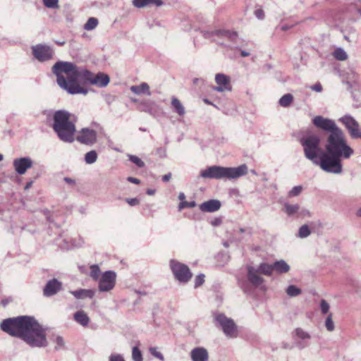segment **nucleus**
I'll return each mask as SVG.
<instances>
[{
	"label": "nucleus",
	"instance_id": "f257e3e1",
	"mask_svg": "<svg viewBox=\"0 0 361 361\" xmlns=\"http://www.w3.org/2000/svg\"><path fill=\"white\" fill-rule=\"evenodd\" d=\"M52 72L57 76L59 85L72 94H87L88 90L80 82L104 87L110 82L108 75L104 73L95 74L71 62H56L52 68Z\"/></svg>",
	"mask_w": 361,
	"mask_h": 361
},
{
	"label": "nucleus",
	"instance_id": "f03ea898",
	"mask_svg": "<svg viewBox=\"0 0 361 361\" xmlns=\"http://www.w3.org/2000/svg\"><path fill=\"white\" fill-rule=\"evenodd\" d=\"M1 329L10 336L23 339L32 347L47 345L45 330L33 317L19 316L3 320Z\"/></svg>",
	"mask_w": 361,
	"mask_h": 361
},
{
	"label": "nucleus",
	"instance_id": "7ed1b4c3",
	"mask_svg": "<svg viewBox=\"0 0 361 361\" xmlns=\"http://www.w3.org/2000/svg\"><path fill=\"white\" fill-rule=\"evenodd\" d=\"M324 152L321 154L320 168L325 172L340 174L343 171L342 159H348L354 154L342 130L326 137Z\"/></svg>",
	"mask_w": 361,
	"mask_h": 361
},
{
	"label": "nucleus",
	"instance_id": "20e7f679",
	"mask_svg": "<svg viewBox=\"0 0 361 361\" xmlns=\"http://www.w3.org/2000/svg\"><path fill=\"white\" fill-rule=\"evenodd\" d=\"M76 121L77 117L74 114L66 110H59L54 114L52 128L61 140L72 142L76 131Z\"/></svg>",
	"mask_w": 361,
	"mask_h": 361
},
{
	"label": "nucleus",
	"instance_id": "39448f33",
	"mask_svg": "<svg viewBox=\"0 0 361 361\" xmlns=\"http://www.w3.org/2000/svg\"><path fill=\"white\" fill-rule=\"evenodd\" d=\"M247 173L246 164H242L238 167H224L220 166H212L200 172V176L211 179H234L243 176Z\"/></svg>",
	"mask_w": 361,
	"mask_h": 361
},
{
	"label": "nucleus",
	"instance_id": "423d86ee",
	"mask_svg": "<svg viewBox=\"0 0 361 361\" xmlns=\"http://www.w3.org/2000/svg\"><path fill=\"white\" fill-rule=\"evenodd\" d=\"M300 142L302 146L304 155L314 164L320 166L321 154L324 151L320 147L321 140L317 135H310L302 137Z\"/></svg>",
	"mask_w": 361,
	"mask_h": 361
},
{
	"label": "nucleus",
	"instance_id": "0eeeda50",
	"mask_svg": "<svg viewBox=\"0 0 361 361\" xmlns=\"http://www.w3.org/2000/svg\"><path fill=\"white\" fill-rule=\"evenodd\" d=\"M214 324L221 328L224 334L228 338H235L238 336L237 326L234 321L227 317L224 314H218L214 317Z\"/></svg>",
	"mask_w": 361,
	"mask_h": 361
},
{
	"label": "nucleus",
	"instance_id": "6e6552de",
	"mask_svg": "<svg viewBox=\"0 0 361 361\" xmlns=\"http://www.w3.org/2000/svg\"><path fill=\"white\" fill-rule=\"evenodd\" d=\"M170 267L175 279L180 282L186 283L192 277V273L188 267L174 259L170 261Z\"/></svg>",
	"mask_w": 361,
	"mask_h": 361
},
{
	"label": "nucleus",
	"instance_id": "1a4fd4ad",
	"mask_svg": "<svg viewBox=\"0 0 361 361\" xmlns=\"http://www.w3.org/2000/svg\"><path fill=\"white\" fill-rule=\"evenodd\" d=\"M338 121L345 126L351 138H361V128L359 123L353 116L345 115L341 117Z\"/></svg>",
	"mask_w": 361,
	"mask_h": 361
},
{
	"label": "nucleus",
	"instance_id": "9d476101",
	"mask_svg": "<svg viewBox=\"0 0 361 361\" xmlns=\"http://www.w3.org/2000/svg\"><path fill=\"white\" fill-rule=\"evenodd\" d=\"M312 123L316 128L329 132V134H334L341 130L334 120L324 118L322 116H315L312 119Z\"/></svg>",
	"mask_w": 361,
	"mask_h": 361
},
{
	"label": "nucleus",
	"instance_id": "9b49d317",
	"mask_svg": "<svg viewBox=\"0 0 361 361\" xmlns=\"http://www.w3.org/2000/svg\"><path fill=\"white\" fill-rule=\"evenodd\" d=\"M116 274L113 271H106L103 273L99 279V290L107 292L112 290L116 284Z\"/></svg>",
	"mask_w": 361,
	"mask_h": 361
},
{
	"label": "nucleus",
	"instance_id": "f8f14e48",
	"mask_svg": "<svg viewBox=\"0 0 361 361\" xmlns=\"http://www.w3.org/2000/svg\"><path fill=\"white\" fill-rule=\"evenodd\" d=\"M32 54L38 61L43 62L52 59L54 50L44 44H37L32 47Z\"/></svg>",
	"mask_w": 361,
	"mask_h": 361
},
{
	"label": "nucleus",
	"instance_id": "ddd939ff",
	"mask_svg": "<svg viewBox=\"0 0 361 361\" xmlns=\"http://www.w3.org/2000/svg\"><path fill=\"white\" fill-rule=\"evenodd\" d=\"M97 136V133L94 130L85 128L79 132L76 140L80 143L91 145L96 142Z\"/></svg>",
	"mask_w": 361,
	"mask_h": 361
},
{
	"label": "nucleus",
	"instance_id": "4468645a",
	"mask_svg": "<svg viewBox=\"0 0 361 361\" xmlns=\"http://www.w3.org/2000/svg\"><path fill=\"white\" fill-rule=\"evenodd\" d=\"M137 106L141 111L147 112L154 116L161 113V108L154 101L146 100L139 102L137 99Z\"/></svg>",
	"mask_w": 361,
	"mask_h": 361
},
{
	"label": "nucleus",
	"instance_id": "2eb2a0df",
	"mask_svg": "<svg viewBox=\"0 0 361 361\" xmlns=\"http://www.w3.org/2000/svg\"><path fill=\"white\" fill-rule=\"evenodd\" d=\"M62 288L61 282L56 279L49 281L43 289V294L46 297H50L56 294Z\"/></svg>",
	"mask_w": 361,
	"mask_h": 361
},
{
	"label": "nucleus",
	"instance_id": "dca6fc26",
	"mask_svg": "<svg viewBox=\"0 0 361 361\" xmlns=\"http://www.w3.org/2000/svg\"><path fill=\"white\" fill-rule=\"evenodd\" d=\"M32 161L28 157L19 158L13 161L15 170L20 175L24 174L28 169L32 167Z\"/></svg>",
	"mask_w": 361,
	"mask_h": 361
},
{
	"label": "nucleus",
	"instance_id": "f3484780",
	"mask_svg": "<svg viewBox=\"0 0 361 361\" xmlns=\"http://www.w3.org/2000/svg\"><path fill=\"white\" fill-rule=\"evenodd\" d=\"M215 81L218 86L214 87V90L217 92H222L225 90H230L229 77L223 73H217L215 76Z\"/></svg>",
	"mask_w": 361,
	"mask_h": 361
},
{
	"label": "nucleus",
	"instance_id": "a211bd4d",
	"mask_svg": "<svg viewBox=\"0 0 361 361\" xmlns=\"http://www.w3.org/2000/svg\"><path fill=\"white\" fill-rule=\"evenodd\" d=\"M248 281L254 286H259L264 282V279L258 275L259 271L252 266L247 267Z\"/></svg>",
	"mask_w": 361,
	"mask_h": 361
},
{
	"label": "nucleus",
	"instance_id": "6ab92c4d",
	"mask_svg": "<svg viewBox=\"0 0 361 361\" xmlns=\"http://www.w3.org/2000/svg\"><path fill=\"white\" fill-rule=\"evenodd\" d=\"M190 357L192 361H208L209 355L204 348L197 347L191 350Z\"/></svg>",
	"mask_w": 361,
	"mask_h": 361
},
{
	"label": "nucleus",
	"instance_id": "aec40b11",
	"mask_svg": "<svg viewBox=\"0 0 361 361\" xmlns=\"http://www.w3.org/2000/svg\"><path fill=\"white\" fill-rule=\"evenodd\" d=\"M221 206V202L218 200H209L204 202L200 205V209L203 212H214L218 211Z\"/></svg>",
	"mask_w": 361,
	"mask_h": 361
},
{
	"label": "nucleus",
	"instance_id": "412c9836",
	"mask_svg": "<svg viewBox=\"0 0 361 361\" xmlns=\"http://www.w3.org/2000/svg\"><path fill=\"white\" fill-rule=\"evenodd\" d=\"M214 35L219 36L227 39L228 40L236 42L238 38V33L235 31H231L228 30H216L212 32Z\"/></svg>",
	"mask_w": 361,
	"mask_h": 361
},
{
	"label": "nucleus",
	"instance_id": "4be33fe9",
	"mask_svg": "<svg viewBox=\"0 0 361 361\" xmlns=\"http://www.w3.org/2000/svg\"><path fill=\"white\" fill-rule=\"evenodd\" d=\"M272 265L273 271L277 274H285L290 270V266L283 259L276 261Z\"/></svg>",
	"mask_w": 361,
	"mask_h": 361
},
{
	"label": "nucleus",
	"instance_id": "5701e85b",
	"mask_svg": "<svg viewBox=\"0 0 361 361\" xmlns=\"http://www.w3.org/2000/svg\"><path fill=\"white\" fill-rule=\"evenodd\" d=\"M73 318L75 322L82 326H87L90 321V317L83 310L77 311L74 314Z\"/></svg>",
	"mask_w": 361,
	"mask_h": 361
},
{
	"label": "nucleus",
	"instance_id": "b1692460",
	"mask_svg": "<svg viewBox=\"0 0 361 361\" xmlns=\"http://www.w3.org/2000/svg\"><path fill=\"white\" fill-rule=\"evenodd\" d=\"M163 4L162 0H137V8L149 7L152 6L159 7Z\"/></svg>",
	"mask_w": 361,
	"mask_h": 361
},
{
	"label": "nucleus",
	"instance_id": "393cba45",
	"mask_svg": "<svg viewBox=\"0 0 361 361\" xmlns=\"http://www.w3.org/2000/svg\"><path fill=\"white\" fill-rule=\"evenodd\" d=\"M283 211L288 216H292L300 212V205L298 204H291L286 202L283 205Z\"/></svg>",
	"mask_w": 361,
	"mask_h": 361
},
{
	"label": "nucleus",
	"instance_id": "a878e982",
	"mask_svg": "<svg viewBox=\"0 0 361 361\" xmlns=\"http://www.w3.org/2000/svg\"><path fill=\"white\" fill-rule=\"evenodd\" d=\"M71 293L78 299L85 298H92L94 296V291L87 289H79L77 290L71 291Z\"/></svg>",
	"mask_w": 361,
	"mask_h": 361
},
{
	"label": "nucleus",
	"instance_id": "bb28decb",
	"mask_svg": "<svg viewBox=\"0 0 361 361\" xmlns=\"http://www.w3.org/2000/svg\"><path fill=\"white\" fill-rule=\"evenodd\" d=\"M171 106L174 111H176L179 116H183L185 113V108L182 105L179 99L176 97H173L171 100Z\"/></svg>",
	"mask_w": 361,
	"mask_h": 361
},
{
	"label": "nucleus",
	"instance_id": "cd10ccee",
	"mask_svg": "<svg viewBox=\"0 0 361 361\" xmlns=\"http://www.w3.org/2000/svg\"><path fill=\"white\" fill-rule=\"evenodd\" d=\"M257 270L259 271V272L266 276H271L274 272L272 264L267 263H261L259 265Z\"/></svg>",
	"mask_w": 361,
	"mask_h": 361
},
{
	"label": "nucleus",
	"instance_id": "c85d7f7f",
	"mask_svg": "<svg viewBox=\"0 0 361 361\" xmlns=\"http://www.w3.org/2000/svg\"><path fill=\"white\" fill-rule=\"evenodd\" d=\"M293 102V96L290 94L283 95L279 100V104L282 107H288Z\"/></svg>",
	"mask_w": 361,
	"mask_h": 361
},
{
	"label": "nucleus",
	"instance_id": "c756f323",
	"mask_svg": "<svg viewBox=\"0 0 361 361\" xmlns=\"http://www.w3.org/2000/svg\"><path fill=\"white\" fill-rule=\"evenodd\" d=\"M144 94L147 96L151 95V91L149 85L147 82H142L137 85V95Z\"/></svg>",
	"mask_w": 361,
	"mask_h": 361
},
{
	"label": "nucleus",
	"instance_id": "7c9ffc66",
	"mask_svg": "<svg viewBox=\"0 0 361 361\" xmlns=\"http://www.w3.org/2000/svg\"><path fill=\"white\" fill-rule=\"evenodd\" d=\"M334 57L338 61H345L348 59V54L343 49L336 48L333 52Z\"/></svg>",
	"mask_w": 361,
	"mask_h": 361
},
{
	"label": "nucleus",
	"instance_id": "2f4dec72",
	"mask_svg": "<svg viewBox=\"0 0 361 361\" xmlns=\"http://www.w3.org/2000/svg\"><path fill=\"white\" fill-rule=\"evenodd\" d=\"M286 292L287 295L290 297H296L301 294L302 290L300 288L296 287L294 285H290L286 288Z\"/></svg>",
	"mask_w": 361,
	"mask_h": 361
},
{
	"label": "nucleus",
	"instance_id": "473e14b6",
	"mask_svg": "<svg viewBox=\"0 0 361 361\" xmlns=\"http://www.w3.org/2000/svg\"><path fill=\"white\" fill-rule=\"evenodd\" d=\"M311 233L310 229L307 224H304L300 227L298 230V237L300 238H305Z\"/></svg>",
	"mask_w": 361,
	"mask_h": 361
},
{
	"label": "nucleus",
	"instance_id": "72a5a7b5",
	"mask_svg": "<svg viewBox=\"0 0 361 361\" xmlns=\"http://www.w3.org/2000/svg\"><path fill=\"white\" fill-rule=\"evenodd\" d=\"M100 272L101 271L98 265L94 264L90 266V275L94 281H97L100 279Z\"/></svg>",
	"mask_w": 361,
	"mask_h": 361
},
{
	"label": "nucleus",
	"instance_id": "f704fd0d",
	"mask_svg": "<svg viewBox=\"0 0 361 361\" xmlns=\"http://www.w3.org/2000/svg\"><path fill=\"white\" fill-rule=\"evenodd\" d=\"M97 159V154L94 150H92L86 153L85 160L87 164H91L96 161Z\"/></svg>",
	"mask_w": 361,
	"mask_h": 361
},
{
	"label": "nucleus",
	"instance_id": "c9c22d12",
	"mask_svg": "<svg viewBox=\"0 0 361 361\" xmlns=\"http://www.w3.org/2000/svg\"><path fill=\"white\" fill-rule=\"evenodd\" d=\"M98 25V20L95 18H90L84 25L86 30H92L94 29Z\"/></svg>",
	"mask_w": 361,
	"mask_h": 361
},
{
	"label": "nucleus",
	"instance_id": "e433bc0d",
	"mask_svg": "<svg viewBox=\"0 0 361 361\" xmlns=\"http://www.w3.org/2000/svg\"><path fill=\"white\" fill-rule=\"evenodd\" d=\"M295 335L302 341H307L310 339L311 336L306 331L300 328H297L295 331Z\"/></svg>",
	"mask_w": 361,
	"mask_h": 361
},
{
	"label": "nucleus",
	"instance_id": "4c0bfd02",
	"mask_svg": "<svg viewBox=\"0 0 361 361\" xmlns=\"http://www.w3.org/2000/svg\"><path fill=\"white\" fill-rule=\"evenodd\" d=\"M196 206V202L195 201H182L178 204V209L180 211L184 208H193Z\"/></svg>",
	"mask_w": 361,
	"mask_h": 361
},
{
	"label": "nucleus",
	"instance_id": "58836bf2",
	"mask_svg": "<svg viewBox=\"0 0 361 361\" xmlns=\"http://www.w3.org/2000/svg\"><path fill=\"white\" fill-rule=\"evenodd\" d=\"M325 326L329 331L334 330V324L332 320V314H329L326 319Z\"/></svg>",
	"mask_w": 361,
	"mask_h": 361
},
{
	"label": "nucleus",
	"instance_id": "ea45409f",
	"mask_svg": "<svg viewBox=\"0 0 361 361\" xmlns=\"http://www.w3.org/2000/svg\"><path fill=\"white\" fill-rule=\"evenodd\" d=\"M302 190V187L301 185L294 186L289 192L288 197H296L299 195Z\"/></svg>",
	"mask_w": 361,
	"mask_h": 361
},
{
	"label": "nucleus",
	"instance_id": "a19ab883",
	"mask_svg": "<svg viewBox=\"0 0 361 361\" xmlns=\"http://www.w3.org/2000/svg\"><path fill=\"white\" fill-rule=\"evenodd\" d=\"M43 3L47 8H58L59 7V0H43Z\"/></svg>",
	"mask_w": 361,
	"mask_h": 361
},
{
	"label": "nucleus",
	"instance_id": "79ce46f5",
	"mask_svg": "<svg viewBox=\"0 0 361 361\" xmlns=\"http://www.w3.org/2000/svg\"><path fill=\"white\" fill-rule=\"evenodd\" d=\"M320 309L322 313L324 314H327L329 310V305L325 300H322L320 302Z\"/></svg>",
	"mask_w": 361,
	"mask_h": 361
},
{
	"label": "nucleus",
	"instance_id": "37998d69",
	"mask_svg": "<svg viewBox=\"0 0 361 361\" xmlns=\"http://www.w3.org/2000/svg\"><path fill=\"white\" fill-rule=\"evenodd\" d=\"M149 351L151 354L159 360L163 361L164 360V355L159 351H157V348H150Z\"/></svg>",
	"mask_w": 361,
	"mask_h": 361
},
{
	"label": "nucleus",
	"instance_id": "c03bdc74",
	"mask_svg": "<svg viewBox=\"0 0 361 361\" xmlns=\"http://www.w3.org/2000/svg\"><path fill=\"white\" fill-rule=\"evenodd\" d=\"M204 281V275L200 274L195 277V287L197 288L200 286Z\"/></svg>",
	"mask_w": 361,
	"mask_h": 361
},
{
	"label": "nucleus",
	"instance_id": "a18cd8bd",
	"mask_svg": "<svg viewBox=\"0 0 361 361\" xmlns=\"http://www.w3.org/2000/svg\"><path fill=\"white\" fill-rule=\"evenodd\" d=\"M54 342L56 343L55 349L58 350L64 346V341L61 336H56Z\"/></svg>",
	"mask_w": 361,
	"mask_h": 361
},
{
	"label": "nucleus",
	"instance_id": "49530a36",
	"mask_svg": "<svg viewBox=\"0 0 361 361\" xmlns=\"http://www.w3.org/2000/svg\"><path fill=\"white\" fill-rule=\"evenodd\" d=\"M109 361H125L123 357L120 355L112 354L109 357Z\"/></svg>",
	"mask_w": 361,
	"mask_h": 361
},
{
	"label": "nucleus",
	"instance_id": "de8ad7c7",
	"mask_svg": "<svg viewBox=\"0 0 361 361\" xmlns=\"http://www.w3.org/2000/svg\"><path fill=\"white\" fill-rule=\"evenodd\" d=\"M310 343L307 342V341H299L296 343V345L300 349H303L307 346H309Z\"/></svg>",
	"mask_w": 361,
	"mask_h": 361
},
{
	"label": "nucleus",
	"instance_id": "09e8293b",
	"mask_svg": "<svg viewBox=\"0 0 361 361\" xmlns=\"http://www.w3.org/2000/svg\"><path fill=\"white\" fill-rule=\"evenodd\" d=\"M255 16L258 18V19H263L264 17V11L262 9H257L255 11Z\"/></svg>",
	"mask_w": 361,
	"mask_h": 361
},
{
	"label": "nucleus",
	"instance_id": "8fccbe9b",
	"mask_svg": "<svg viewBox=\"0 0 361 361\" xmlns=\"http://www.w3.org/2000/svg\"><path fill=\"white\" fill-rule=\"evenodd\" d=\"M310 89L315 92H320L322 90V87L320 83H317L314 85H312Z\"/></svg>",
	"mask_w": 361,
	"mask_h": 361
},
{
	"label": "nucleus",
	"instance_id": "3c124183",
	"mask_svg": "<svg viewBox=\"0 0 361 361\" xmlns=\"http://www.w3.org/2000/svg\"><path fill=\"white\" fill-rule=\"evenodd\" d=\"M145 166V162L137 157V168H144Z\"/></svg>",
	"mask_w": 361,
	"mask_h": 361
},
{
	"label": "nucleus",
	"instance_id": "603ef678",
	"mask_svg": "<svg viewBox=\"0 0 361 361\" xmlns=\"http://www.w3.org/2000/svg\"><path fill=\"white\" fill-rule=\"evenodd\" d=\"M300 216H310V212L305 209H300V212L298 213Z\"/></svg>",
	"mask_w": 361,
	"mask_h": 361
},
{
	"label": "nucleus",
	"instance_id": "864d4df0",
	"mask_svg": "<svg viewBox=\"0 0 361 361\" xmlns=\"http://www.w3.org/2000/svg\"><path fill=\"white\" fill-rule=\"evenodd\" d=\"M221 219H219V218H216V219H214L212 221V224L213 226H215L220 225V224H221Z\"/></svg>",
	"mask_w": 361,
	"mask_h": 361
},
{
	"label": "nucleus",
	"instance_id": "5fc2aeb1",
	"mask_svg": "<svg viewBox=\"0 0 361 361\" xmlns=\"http://www.w3.org/2000/svg\"><path fill=\"white\" fill-rule=\"evenodd\" d=\"M171 173H169L162 176V180L164 182H167L171 179Z\"/></svg>",
	"mask_w": 361,
	"mask_h": 361
},
{
	"label": "nucleus",
	"instance_id": "6e6d98bb",
	"mask_svg": "<svg viewBox=\"0 0 361 361\" xmlns=\"http://www.w3.org/2000/svg\"><path fill=\"white\" fill-rule=\"evenodd\" d=\"M157 154H159L160 157H165V155H166L165 149H164L162 148H159L157 149Z\"/></svg>",
	"mask_w": 361,
	"mask_h": 361
},
{
	"label": "nucleus",
	"instance_id": "4d7b16f0",
	"mask_svg": "<svg viewBox=\"0 0 361 361\" xmlns=\"http://www.w3.org/2000/svg\"><path fill=\"white\" fill-rule=\"evenodd\" d=\"M137 361H142L141 351L137 348Z\"/></svg>",
	"mask_w": 361,
	"mask_h": 361
},
{
	"label": "nucleus",
	"instance_id": "13d9d810",
	"mask_svg": "<svg viewBox=\"0 0 361 361\" xmlns=\"http://www.w3.org/2000/svg\"><path fill=\"white\" fill-rule=\"evenodd\" d=\"M126 201L130 206L135 205V198L127 199Z\"/></svg>",
	"mask_w": 361,
	"mask_h": 361
},
{
	"label": "nucleus",
	"instance_id": "bf43d9fd",
	"mask_svg": "<svg viewBox=\"0 0 361 361\" xmlns=\"http://www.w3.org/2000/svg\"><path fill=\"white\" fill-rule=\"evenodd\" d=\"M146 192L149 195H152L155 193V190L149 188L147 190Z\"/></svg>",
	"mask_w": 361,
	"mask_h": 361
},
{
	"label": "nucleus",
	"instance_id": "052dcab7",
	"mask_svg": "<svg viewBox=\"0 0 361 361\" xmlns=\"http://www.w3.org/2000/svg\"><path fill=\"white\" fill-rule=\"evenodd\" d=\"M185 198V194L183 192H180L178 195V199L180 200H181V202H182V201H184Z\"/></svg>",
	"mask_w": 361,
	"mask_h": 361
},
{
	"label": "nucleus",
	"instance_id": "680f3d73",
	"mask_svg": "<svg viewBox=\"0 0 361 361\" xmlns=\"http://www.w3.org/2000/svg\"><path fill=\"white\" fill-rule=\"evenodd\" d=\"M240 54L242 56L245 57V56H248L250 55V53L245 50H242L240 52Z\"/></svg>",
	"mask_w": 361,
	"mask_h": 361
},
{
	"label": "nucleus",
	"instance_id": "e2e57ef3",
	"mask_svg": "<svg viewBox=\"0 0 361 361\" xmlns=\"http://www.w3.org/2000/svg\"><path fill=\"white\" fill-rule=\"evenodd\" d=\"M132 357L135 360V345L132 348Z\"/></svg>",
	"mask_w": 361,
	"mask_h": 361
},
{
	"label": "nucleus",
	"instance_id": "0e129e2a",
	"mask_svg": "<svg viewBox=\"0 0 361 361\" xmlns=\"http://www.w3.org/2000/svg\"><path fill=\"white\" fill-rule=\"evenodd\" d=\"M128 180L133 183H135V178L134 177H128Z\"/></svg>",
	"mask_w": 361,
	"mask_h": 361
},
{
	"label": "nucleus",
	"instance_id": "69168bd1",
	"mask_svg": "<svg viewBox=\"0 0 361 361\" xmlns=\"http://www.w3.org/2000/svg\"><path fill=\"white\" fill-rule=\"evenodd\" d=\"M290 28V27L287 25H283L281 27V30H283V31H286L288 30V29Z\"/></svg>",
	"mask_w": 361,
	"mask_h": 361
},
{
	"label": "nucleus",
	"instance_id": "338daca9",
	"mask_svg": "<svg viewBox=\"0 0 361 361\" xmlns=\"http://www.w3.org/2000/svg\"><path fill=\"white\" fill-rule=\"evenodd\" d=\"M64 180H65L66 182H67L68 183H73V180L72 179L69 178H65Z\"/></svg>",
	"mask_w": 361,
	"mask_h": 361
},
{
	"label": "nucleus",
	"instance_id": "774afa93",
	"mask_svg": "<svg viewBox=\"0 0 361 361\" xmlns=\"http://www.w3.org/2000/svg\"><path fill=\"white\" fill-rule=\"evenodd\" d=\"M357 215L361 217V207L357 210Z\"/></svg>",
	"mask_w": 361,
	"mask_h": 361
}]
</instances>
